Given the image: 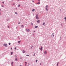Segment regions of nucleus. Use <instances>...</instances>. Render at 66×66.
<instances>
[{"instance_id":"obj_43","label":"nucleus","mask_w":66,"mask_h":66,"mask_svg":"<svg viewBox=\"0 0 66 66\" xmlns=\"http://www.w3.org/2000/svg\"><path fill=\"white\" fill-rule=\"evenodd\" d=\"M40 65H41V64H40Z\"/></svg>"},{"instance_id":"obj_13","label":"nucleus","mask_w":66,"mask_h":66,"mask_svg":"<svg viewBox=\"0 0 66 66\" xmlns=\"http://www.w3.org/2000/svg\"><path fill=\"white\" fill-rule=\"evenodd\" d=\"M46 8H47V7H48V5H46Z\"/></svg>"},{"instance_id":"obj_12","label":"nucleus","mask_w":66,"mask_h":66,"mask_svg":"<svg viewBox=\"0 0 66 66\" xmlns=\"http://www.w3.org/2000/svg\"><path fill=\"white\" fill-rule=\"evenodd\" d=\"M34 11H35V9H34L32 10V11L34 12Z\"/></svg>"},{"instance_id":"obj_40","label":"nucleus","mask_w":66,"mask_h":66,"mask_svg":"<svg viewBox=\"0 0 66 66\" xmlns=\"http://www.w3.org/2000/svg\"><path fill=\"white\" fill-rule=\"evenodd\" d=\"M1 11V9H0V11Z\"/></svg>"},{"instance_id":"obj_1","label":"nucleus","mask_w":66,"mask_h":66,"mask_svg":"<svg viewBox=\"0 0 66 66\" xmlns=\"http://www.w3.org/2000/svg\"><path fill=\"white\" fill-rule=\"evenodd\" d=\"M54 36V33L52 34L51 35V37H53Z\"/></svg>"},{"instance_id":"obj_2","label":"nucleus","mask_w":66,"mask_h":66,"mask_svg":"<svg viewBox=\"0 0 66 66\" xmlns=\"http://www.w3.org/2000/svg\"><path fill=\"white\" fill-rule=\"evenodd\" d=\"M36 18L37 19H38V14H37L36 15Z\"/></svg>"},{"instance_id":"obj_35","label":"nucleus","mask_w":66,"mask_h":66,"mask_svg":"<svg viewBox=\"0 0 66 66\" xmlns=\"http://www.w3.org/2000/svg\"><path fill=\"white\" fill-rule=\"evenodd\" d=\"M25 63L26 64H27V62H25Z\"/></svg>"},{"instance_id":"obj_15","label":"nucleus","mask_w":66,"mask_h":66,"mask_svg":"<svg viewBox=\"0 0 66 66\" xmlns=\"http://www.w3.org/2000/svg\"><path fill=\"white\" fill-rule=\"evenodd\" d=\"M13 52H11V55H12V54H13Z\"/></svg>"},{"instance_id":"obj_7","label":"nucleus","mask_w":66,"mask_h":66,"mask_svg":"<svg viewBox=\"0 0 66 66\" xmlns=\"http://www.w3.org/2000/svg\"><path fill=\"white\" fill-rule=\"evenodd\" d=\"M41 48L40 49V50H41L42 51V49H43V47H41Z\"/></svg>"},{"instance_id":"obj_16","label":"nucleus","mask_w":66,"mask_h":66,"mask_svg":"<svg viewBox=\"0 0 66 66\" xmlns=\"http://www.w3.org/2000/svg\"><path fill=\"white\" fill-rule=\"evenodd\" d=\"M45 25V23H43V26H44V25Z\"/></svg>"},{"instance_id":"obj_33","label":"nucleus","mask_w":66,"mask_h":66,"mask_svg":"<svg viewBox=\"0 0 66 66\" xmlns=\"http://www.w3.org/2000/svg\"><path fill=\"white\" fill-rule=\"evenodd\" d=\"M14 49H15V50H16V47H15L14 48Z\"/></svg>"},{"instance_id":"obj_27","label":"nucleus","mask_w":66,"mask_h":66,"mask_svg":"<svg viewBox=\"0 0 66 66\" xmlns=\"http://www.w3.org/2000/svg\"><path fill=\"white\" fill-rule=\"evenodd\" d=\"M21 27H23V26L22 25V26H21Z\"/></svg>"},{"instance_id":"obj_4","label":"nucleus","mask_w":66,"mask_h":66,"mask_svg":"<svg viewBox=\"0 0 66 66\" xmlns=\"http://www.w3.org/2000/svg\"><path fill=\"white\" fill-rule=\"evenodd\" d=\"M4 46H5V47H7V45L6 44H4Z\"/></svg>"},{"instance_id":"obj_9","label":"nucleus","mask_w":66,"mask_h":66,"mask_svg":"<svg viewBox=\"0 0 66 66\" xmlns=\"http://www.w3.org/2000/svg\"><path fill=\"white\" fill-rule=\"evenodd\" d=\"M44 54H47V52L46 51H45L44 52Z\"/></svg>"},{"instance_id":"obj_30","label":"nucleus","mask_w":66,"mask_h":66,"mask_svg":"<svg viewBox=\"0 0 66 66\" xmlns=\"http://www.w3.org/2000/svg\"><path fill=\"white\" fill-rule=\"evenodd\" d=\"M15 57H17V56L15 55Z\"/></svg>"},{"instance_id":"obj_37","label":"nucleus","mask_w":66,"mask_h":66,"mask_svg":"<svg viewBox=\"0 0 66 66\" xmlns=\"http://www.w3.org/2000/svg\"><path fill=\"white\" fill-rule=\"evenodd\" d=\"M32 2H34V1H32Z\"/></svg>"},{"instance_id":"obj_19","label":"nucleus","mask_w":66,"mask_h":66,"mask_svg":"<svg viewBox=\"0 0 66 66\" xmlns=\"http://www.w3.org/2000/svg\"><path fill=\"white\" fill-rule=\"evenodd\" d=\"M15 14H16V15H17L18 14V13H17V12H15Z\"/></svg>"},{"instance_id":"obj_6","label":"nucleus","mask_w":66,"mask_h":66,"mask_svg":"<svg viewBox=\"0 0 66 66\" xmlns=\"http://www.w3.org/2000/svg\"><path fill=\"white\" fill-rule=\"evenodd\" d=\"M37 22H38V23H39V22H40V20L37 21Z\"/></svg>"},{"instance_id":"obj_26","label":"nucleus","mask_w":66,"mask_h":66,"mask_svg":"<svg viewBox=\"0 0 66 66\" xmlns=\"http://www.w3.org/2000/svg\"><path fill=\"white\" fill-rule=\"evenodd\" d=\"M59 64V62H57V66H58V64Z\"/></svg>"},{"instance_id":"obj_42","label":"nucleus","mask_w":66,"mask_h":66,"mask_svg":"<svg viewBox=\"0 0 66 66\" xmlns=\"http://www.w3.org/2000/svg\"><path fill=\"white\" fill-rule=\"evenodd\" d=\"M34 32H35V31H34Z\"/></svg>"},{"instance_id":"obj_18","label":"nucleus","mask_w":66,"mask_h":66,"mask_svg":"<svg viewBox=\"0 0 66 66\" xmlns=\"http://www.w3.org/2000/svg\"><path fill=\"white\" fill-rule=\"evenodd\" d=\"M20 6V5H18V7H19V6Z\"/></svg>"},{"instance_id":"obj_34","label":"nucleus","mask_w":66,"mask_h":66,"mask_svg":"<svg viewBox=\"0 0 66 66\" xmlns=\"http://www.w3.org/2000/svg\"><path fill=\"white\" fill-rule=\"evenodd\" d=\"M20 22H19L18 23V24H20Z\"/></svg>"},{"instance_id":"obj_39","label":"nucleus","mask_w":66,"mask_h":66,"mask_svg":"<svg viewBox=\"0 0 66 66\" xmlns=\"http://www.w3.org/2000/svg\"><path fill=\"white\" fill-rule=\"evenodd\" d=\"M1 12H0V15H1Z\"/></svg>"},{"instance_id":"obj_20","label":"nucleus","mask_w":66,"mask_h":66,"mask_svg":"<svg viewBox=\"0 0 66 66\" xmlns=\"http://www.w3.org/2000/svg\"><path fill=\"white\" fill-rule=\"evenodd\" d=\"M20 41H19L18 42V43H20Z\"/></svg>"},{"instance_id":"obj_32","label":"nucleus","mask_w":66,"mask_h":66,"mask_svg":"<svg viewBox=\"0 0 66 66\" xmlns=\"http://www.w3.org/2000/svg\"><path fill=\"white\" fill-rule=\"evenodd\" d=\"M12 49H13V48H11V50H12Z\"/></svg>"},{"instance_id":"obj_14","label":"nucleus","mask_w":66,"mask_h":66,"mask_svg":"<svg viewBox=\"0 0 66 66\" xmlns=\"http://www.w3.org/2000/svg\"><path fill=\"white\" fill-rule=\"evenodd\" d=\"M37 4H40V2H38L37 3Z\"/></svg>"},{"instance_id":"obj_38","label":"nucleus","mask_w":66,"mask_h":66,"mask_svg":"<svg viewBox=\"0 0 66 66\" xmlns=\"http://www.w3.org/2000/svg\"><path fill=\"white\" fill-rule=\"evenodd\" d=\"M8 28H9V26H8Z\"/></svg>"},{"instance_id":"obj_3","label":"nucleus","mask_w":66,"mask_h":66,"mask_svg":"<svg viewBox=\"0 0 66 66\" xmlns=\"http://www.w3.org/2000/svg\"><path fill=\"white\" fill-rule=\"evenodd\" d=\"M30 29H26V31H27V32H29V31H30Z\"/></svg>"},{"instance_id":"obj_31","label":"nucleus","mask_w":66,"mask_h":66,"mask_svg":"<svg viewBox=\"0 0 66 66\" xmlns=\"http://www.w3.org/2000/svg\"><path fill=\"white\" fill-rule=\"evenodd\" d=\"M35 53H34V56H35Z\"/></svg>"},{"instance_id":"obj_22","label":"nucleus","mask_w":66,"mask_h":66,"mask_svg":"<svg viewBox=\"0 0 66 66\" xmlns=\"http://www.w3.org/2000/svg\"><path fill=\"white\" fill-rule=\"evenodd\" d=\"M13 62H12L11 63V64H12V65H13Z\"/></svg>"},{"instance_id":"obj_21","label":"nucleus","mask_w":66,"mask_h":66,"mask_svg":"<svg viewBox=\"0 0 66 66\" xmlns=\"http://www.w3.org/2000/svg\"><path fill=\"white\" fill-rule=\"evenodd\" d=\"M64 19H65V21H66V17L64 18Z\"/></svg>"},{"instance_id":"obj_10","label":"nucleus","mask_w":66,"mask_h":66,"mask_svg":"<svg viewBox=\"0 0 66 66\" xmlns=\"http://www.w3.org/2000/svg\"><path fill=\"white\" fill-rule=\"evenodd\" d=\"M22 51L23 53H25V52H26L24 51Z\"/></svg>"},{"instance_id":"obj_24","label":"nucleus","mask_w":66,"mask_h":66,"mask_svg":"<svg viewBox=\"0 0 66 66\" xmlns=\"http://www.w3.org/2000/svg\"><path fill=\"white\" fill-rule=\"evenodd\" d=\"M36 63H37V60H36Z\"/></svg>"},{"instance_id":"obj_23","label":"nucleus","mask_w":66,"mask_h":66,"mask_svg":"<svg viewBox=\"0 0 66 66\" xmlns=\"http://www.w3.org/2000/svg\"><path fill=\"white\" fill-rule=\"evenodd\" d=\"M26 56H29V55H26Z\"/></svg>"},{"instance_id":"obj_11","label":"nucleus","mask_w":66,"mask_h":66,"mask_svg":"<svg viewBox=\"0 0 66 66\" xmlns=\"http://www.w3.org/2000/svg\"><path fill=\"white\" fill-rule=\"evenodd\" d=\"M15 60V61H17L18 60H17V58H16Z\"/></svg>"},{"instance_id":"obj_44","label":"nucleus","mask_w":66,"mask_h":66,"mask_svg":"<svg viewBox=\"0 0 66 66\" xmlns=\"http://www.w3.org/2000/svg\"><path fill=\"white\" fill-rule=\"evenodd\" d=\"M19 39H20V38H19Z\"/></svg>"},{"instance_id":"obj_28","label":"nucleus","mask_w":66,"mask_h":66,"mask_svg":"<svg viewBox=\"0 0 66 66\" xmlns=\"http://www.w3.org/2000/svg\"><path fill=\"white\" fill-rule=\"evenodd\" d=\"M9 45H11V43H9Z\"/></svg>"},{"instance_id":"obj_8","label":"nucleus","mask_w":66,"mask_h":66,"mask_svg":"<svg viewBox=\"0 0 66 66\" xmlns=\"http://www.w3.org/2000/svg\"><path fill=\"white\" fill-rule=\"evenodd\" d=\"M38 28V26H35V28Z\"/></svg>"},{"instance_id":"obj_36","label":"nucleus","mask_w":66,"mask_h":66,"mask_svg":"<svg viewBox=\"0 0 66 66\" xmlns=\"http://www.w3.org/2000/svg\"><path fill=\"white\" fill-rule=\"evenodd\" d=\"M26 65H27V64H25V66H26Z\"/></svg>"},{"instance_id":"obj_5","label":"nucleus","mask_w":66,"mask_h":66,"mask_svg":"<svg viewBox=\"0 0 66 66\" xmlns=\"http://www.w3.org/2000/svg\"><path fill=\"white\" fill-rule=\"evenodd\" d=\"M46 11H47H47H48V9H47V7L46 8Z\"/></svg>"},{"instance_id":"obj_25","label":"nucleus","mask_w":66,"mask_h":66,"mask_svg":"<svg viewBox=\"0 0 66 66\" xmlns=\"http://www.w3.org/2000/svg\"><path fill=\"white\" fill-rule=\"evenodd\" d=\"M31 24H32V25H33V23H31Z\"/></svg>"},{"instance_id":"obj_41","label":"nucleus","mask_w":66,"mask_h":66,"mask_svg":"<svg viewBox=\"0 0 66 66\" xmlns=\"http://www.w3.org/2000/svg\"><path fill=\"white\" fill-rule=\"evenodd\" d=\"M40 0H39V2H40Z\"/></svg>"},{"instance_id":"obj_29","label":"nucleus","mask_w":66,"mask_h":66,"mask_svg":"<svg viewBox=\"0 0 66 66\" xmlns=\"http://www.w3.org/2000/svg\"><path fill=\"white\" fill-rule=\"evenodd\" d=\"M2 3H3L4 4V2H2Z\"/></svg>"},{"instance_id":"obj_17","label":"nucleus","mask_w":66,"mask_h":66,"mask_svg":"<svg viewBox=\"0 0 66 66\" xmlns=\"http://www.w3.org/2000/svg\"><path fill=\"white\" fill-rule=\"evenodd\" d=\"M2 7H4V5H2Z\"/></svg>"}]
</instances>
